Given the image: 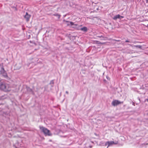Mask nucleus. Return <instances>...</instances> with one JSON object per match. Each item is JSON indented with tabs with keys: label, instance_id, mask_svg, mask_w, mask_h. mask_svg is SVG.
<instances>
[{
	"label": "nucleus",
	"instance_id": "obj_5",
	"mask_svg": "<svg viewBox=\"0 0 148 148\" xmlns=\"http://www.w3.org/2000/svg\"><path fill=\"white\" fill-rule=\"evenodd\" d=\"M1 74L5 78H6L8 77V75L6 71L4 70L3 68H2L0 71Z\"/></svg>",
	"mask_w": 148,
	"mask_h": 148
},
{
	"label": "nucleus",
	"instance_id": "obj_8",
	"mask_svg": "<svg viewBox=\"0 0 148 148\" xmlns=\"http://www.w3.org/2000/svg\"><path fill=\"white\" fill-rule=\"evenodd\" d=\"M88 28L86 27H83L81 28L80 29V30L84 32H86L88 30Z\"/></svg>",
	"mask_w": 148,
	"mask_h": 148
},
{
	"label": "nucleus",
	"instance_id": "obj_13",
	"mask_svg": "<svg viewBox=\"0 0 148 148\" xmlns=\"http://www.w3.org/2000/svg\"><path fill=\"white\" fill-rule=\"evenodd\" d=\"M49 84L51 85V86L53 87L54 84V80H52L51 81Z\"/></svg>",
	"mask_w": 148,
	"mask_h": 148
},
{
	"label": "nucleus",
	"instance_id": "obj_23",
	"mask_svg": "<svg viewBox=\"0 0 148 148\" xmlns=\"http://www.w3.org/2000/svg\"><path fill=\"white\" fill-rule=\"evenodd\" d=\"M147 27L148 26V24L146 26Z\"/></svg>",
	"mask_w": 148,
	"mask_h": 148
},
{
	"label": "nucleus",
	"instance_id": "obj_2",
	"mask_svg": "<svg viewBox=\"0 0 148 148\" xmlns=\"http://www.w3.org/2000/svg\"><path fill=\"white\" fill-rule=\"evenodd\" d=\"M39 127L42 132L46 136H51L52 135L50 131L47 128L43 126H40Z\"/></svg>",
	"mask_w": 148,
	"mask_h": 148
},
{
	"label": "nucleus",
	"instance_id": "obj_19",
	"mask_svg": "<svg viewBox=\"0 0 148 148\" xmlns=\"http://www.w3.org/2000/svg\"><path fill=\"white\" fill-rule=\"evenodd\" d=\"M126 45H130L131 46L130 44H127Z\"/></svg>",
	"mask_w": 148,
	"mask_h": 148
},
{
	"label": "nucleus",
	"instance_id": "obj_11",
	"mask_svg": "<svg viewBox=\"0 0 148 148\" xmlns=\"http://www.w3.org/2000/svg\"><path fill=\"white\" fill-rule=\"evenodd\" d=\"M126 42H129V43H134V41L131 39H127L125 41Z\"/></svg>",
	"mask_w": 148,
	"mask_h": 148
},
{
	"label": "nucleus",
	"instance_id": "obj_6",
	"mask_svg": "<svg viewBox=\"0 0 148 148\" xmlns=\"http://www.w3.org/2000/svg\"><path fill=\"white\" fill-rule=\"evenodd\" d=\"M124 17L123 16H121L118 14L114 16V17L112 18V19L114 20H116L117 19H121L122 18H123Z\"/></svg>",
	"mask_w": 148,
	"mask_h": 148
},
{
	"label": "nucleus",
	"instance_id": "obj_1",
	"mask_svg": "<svg viewBox=\"0 0 148 148\" xmlns=\"http://www.w3.org/2000/svg\"><path fill=\"white\" fill-rule=\"evenodd\" d=\"M0 89L6 92L9 91L10 90L9 85L5 83L1 84L0 86Z\"/></svg>",
	"mask_w": 148,
	"mask_h": 148
},
{
	"label": "nucleus",
	"instance_id": "obj_17",
	"mask_svg": "<svg viewBox=\"0 0 148 148\" xmlns=\"http://www.w3.org/2000/svg\"><path fill=\"white\" fill-rule=\"evenodd\" d=\"M66 93L67 94H69V92L68 91H66Z\"/></svg>",
	"mask_w": 148,
	"mask_h": 148
},
{
	"label": "nucleus",
	"instance_id": "obj_18",
	"mask_svg": "<svg viewBox=\"0 0 148 148\" xmlns=\"http://www.w3.org/2000/svg\"><path fill=\"white\" fill-rule=\"evenodd\" d=\"M101 35H99L98 36H97L98 37H99V38H100V36H101Z\"/></svg>",
	"mask_w": 148,
	"mask_h": 148
},
{
	"label": "nucleus",
	"instance_id": "obj_16",
	"mask_svg": "<svg viewBox=\"0 0 148 148\" xmlns=\"http://www.w3.org/2000/svg\"><path fill=\"white\" fill-rule=\"evenodd\" d=\"M145 145H146L145 144V143L142 144V147H146Z\"/></svg>",
	"mask_w": 148,
	"mask_h": 148
},
{
	"label": "nucleus",
	"instance_id": "obj_7",
	"mask_svg": "<svg viewBox=\"0 0 148 148\" xmlns=\"http://www.w3.org/2000/svg\"><path fill=\"white\" fill-rule=\"evenodd\" d=\"M30 16H31L27 12H26L25 15L24 16V18L26 19V21H28L29 20Z\"/></svg>",
	"mask_w": 148,
	"mask_h": 148
},
{
	"label": "nucleus",
	"instance_id": "obj_3",
	"mask_svg": "<svg viewBox=\"0 0 148 148\" xmlns=\"http://www.w3.org/2000/svg\"><path fill=\"white\" fill-rule=\"evenodd\" d=\"M118 143V142L117 141L115 142L114 141H108L105 143L104 145L106 146L108 145V146L107 148H108L109 147L112 146L114 144L116 145Z\"/></svg>",
	"mask_w": 148,
	"mask_h": 148
},
{
	"label": "nucleus",
	"instance_id": "obj_4",
	"mask_svg": "<svg viewBox=\"0 0 148 148\" xmlns=\"http://www.w3.org/2000/svg\"><path fill=\"white\" fill-rule=\"evenodd\" d=\"M123 102H121L117 100H113L112 102V106H118V105L123 103Z\"/></svg>",
	"mask_w": 148,
	"mask_h": 148
},
{
	"label": "nucleus",
	"instance_id": "obj_21",
	"mask_svg": "<svg viewBox=\"0 0 148 148\" xmlns=\"http://www.w3.org/2000/svg\"><path fill=\"white\" fill-rule=\"evenodd\" d=\"M1 81V78H0V82Z\"/></svg>",
	"mask_w": 148,
	"mask_h": 148
},
{
	"label": "nucleus",
	"instance_id": "obj_15",
	"mask_svg": "<svg viewBox=\"0 0 148 148\" xmlns=\"http://www.w3.org/2000/svg\"><path fill=\"white\" fill-rule=\"evenodd\" d=\"M135 46L136 47H138L139 48H141L142 47L140 45H136Z\"/></svg>",
	"mask_w": 148,
	"mask_h": 148
},
{
	"label": "nucleus",
	"instance_id": "obj_10",
	"mask_svg": "<svg viewBox=\"0 0 148 148\" xmlns=\"http://www.w3.org/2000/svg\"><path fill=\"white\" fill-rule=\"evenodd\" d=\"M64 21L68 23L67 24L68 25H70L72 26L74 25V23L73 22L65 21V20H64Z\"/></svg>",
	"mask_w": 148,
	"mask_h": 148
},
{
	"label": "nucleus",
	"instance_id": "obj_12",
	"mask_svg": "<svg viewBox=\"0 0 148 148\" xmlns=\"http://www.w3.org/2000/svg\"><path fill=\"white\" fill-rule=\"evenodd\" d=\"M100 37V39L101 40H105L106 39V38L104 36V35H101V36Z\"/></svg>",
	"mask_w": 148,
	"mask_h": 148
},
{
	"label": "nucleus",
	"instance_id": "obj_14",
	"mask_svg": "<svg viewBox=\"0 0 148 148\" xmlns=\"http://www.w3.org/2000/svg\"><path fill=\"white\" fill-rule=\"evenodd\" d=\"M54 15L58 17V19L60 18V17L61 16L60 15L58 14H54Z\"/></svg>",
	"mask_w": 148,
	"mask_h": 148
},
{
	"label": "nucleus",
	"instance_id": "obj_20",
	"mask_svg": "<svg viewBox=\"0 0 148 148\" xmlns=\"http://www.w3.org/2000/svg\"><path fill=\"white\" fill-rule=\"evenodd\" d=\"M116 41H119V40H116Z\"/></svg>",
	"mask_w": 148,
	"mask_h": 148
},
{
	"label": "nucleus",
	"instance_id": "obj_22",
	"mask_svg": "<svg viewBox=\"0 0 148 148\" xmlns=\"http://www.w3.org/2000/svg\"><path fill=\"white\" fill-rule=\"evenodd\" d=\"M90 148H91V147H92V146H90Z\"/></svg>",
	"mask_w": 148,
	"mask_h": 148
},
{
	"label": "nucleus",
	"instance_id": "obj_9",
	"mask_svg": "<svg viewBox=\"0 0 148 148\" xmlns=\"http://www.w3.org/2000/svg\"><path fill=\"white\" fill-rule=\"evenodd\" d=\"M26 88L28 92H30L33 95L34 94V92L32 89L28 87H27Z\"/></svg>",
	"mask_w": 148,
	"mask_h": 148
}]
</instances>
